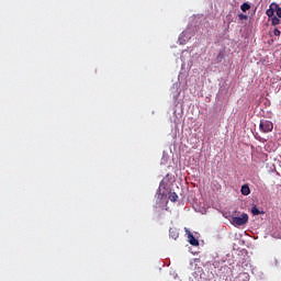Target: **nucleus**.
I'll return each mask as SVG.
<instances>
[{"label": "nucleus", "mask_w": 281, "mask_h": 281, "mask_svg": "<svg viewBox=\"0 0 281 281\" xmlns=\"http://www.w3.org/2000/svg\"><path fill=\"white\" fill-rule=\"evenodd\" d=\"M239 18L240 19H247V15L240 14Z\"/></svg>", "instance_id": "obj_13"}, {"label": "nucleus", "mask_w": 281, "mask_h": 281, "mask_svg": "<svg viewBox=\"0 0 281 281\" xmlns=\"http://www.w3.org/2000/svg\"><path fill=\"white\" fill-rule=\"evenodd\" d=\"M273 34H274V36H280V30H278V29H274V31H273Z\"/></svg>", "instance_id": "obj_12"}, {"label": "nucleus", "mask_w": 281, "mask_h": 281, "mask_svg": "<svg viewBox=\"0 0 281 281\" xmlns=\"http://www.w3.org/2000/svg\"><path fill=\"white\" fill-rule=\"evenodd\" d=\"M249 273L240 272L236 278L235 281H249Z\"/></svg>", "instance_id": "obj_5"}, {"label": "nucleus", "mask_w": 281, "mask_h": 281, "mask_svg": "<svg viewBox=\"0 0 281 281\" xmlns=\"http://www.w3.org/2000/svg\"><path fill=\"white\" fill-rule=\"evenodd\" d=\"M169 236L173 238V240H177V238H179V231L177 228H170Z\"/></svg>", "instance_id": "obj_7"}, {"label": "nucleus", "mask_w": 281, "mask_h": 281, "mask_svg": "<svg viewBox=\"0 0 281 281\" xmlns=\"http://www.w3.org/2000/svg\"><path fill=\"white\" fill-rule=\"evenodd\" d=\"M187 234L190 245H192L193 247H199V239H196V237H194V235L190 231H187Z\"/></svg>", "instance_id": "obj_4"}, {"label": "nucleus", "mask_w": 281, "mask_h": 281, "mask_svg": "<svg viewBox=\"0 0 281 281\" xmlns=\"http://www.w3.org/2000/svg\"><path fill=\"white\" fill-rule=\"evenodd\" d=\"M240 10L244 11V12H247V10H251V5L247 2H244L241 5H240Z\"/></svg>", "instance_id": "obj_9"}, {"label": "nucleus", "mask_w": 281, "mask_h": 281, "mask_svg": "<svg viewBox=\"0 0 281 281\" xmlns=\"http://www.w3.org/2000/svg\"><path fill=\"white\" fill-rule=\"evenodd\" d=\"M259 128L262 133H271L273 131V123L271 121H261Z\"/></svg>", "instance_id": "obj_2"}, {"label": "nucleus", "mask_w": 281, "mask_h": 281, "mask_svg": "<svg viewBox=\"0 0 281 281\" xmlns=\"http://www.w3.org/2000/svg\"><path fill=\"white\" fill-rule=\"evenodd\" d=\"M251 214H252V216H258V215H260V210H258L257 206H254L251 209Z\"/></svg>", "instance_id": "obj_11"}, {"label": "nucleus", "mask_w": 281, "mask_h": 281, "mask_svg": "<svg viewBox=\"0 0 281 281\" xmlns=\"http://www.w3.org/2000/svg\"><path fill=\"white\" fill-rule=\"evenodd\" d=\"M240 192L244 196H249V194H251V189H249V184L241 186Z\"/></svg>", "instance_id": "obj_6"}, {"label": "nucleus", "mask_w": 281, "mask_h": 281, "mask_svg": "<svg viewBox=\"0 0 281 281\" xmlns=\"http://www.w3.org/2000/svg\"><path fill=\"white\" fill-rule=\"evenodd\" d=\"M271 23H272V25H280V20H279V18L278 16H272L271 18Z\"/></svg>", "instance_id": "obj_10"}, {"label": "nucleus", "mask_w": 281, "mask_h": 281, "mask_svg": "<svg viewBox=\"0 0 281 281\" xmlns=\"http://www.w3.org/2000/svg\"><path fill=\"white\" fill-rule=\"evenodd\" d=\"M277 8H278L277 3L270 4L269 9L266 11V14L267 16H269V19H273V16H276Z\"/></svg>", "instance_id": "obj_3"}, {"label": "nucleus", "mask_w": 281, "mask_h": 281, "mask_svg": "<svg viewBox=\"0 0 281 281\" xmlns=\"http://www.w3.org/2000/svg\"><path fill=\"white\" fill-rule=\"evenodd\" d=\"M179 199V195H177L175 192L169 194V201H171L172 203H177Z\"/></svg>", "instance_id": "obj_8"}, {"label": "nucleus", "mask_w": 281, "mask_h": 281, "mask_svg": "<svg viewBox=\"0 0 281 281\" xmlns=\"http://www.w3.org/2000/svg\"><path fill=\"white\" fill-rule=\"evenodd\" d=\"M229 223L234 227H243L249 223V215L247 213H243L240 216H231Z\"/></svg>", "instance_id": "obj_1"}]
</instances>
